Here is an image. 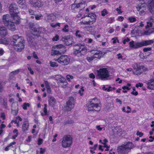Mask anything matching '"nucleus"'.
<instances>
[{
    "label": "nucleus",
    "instance_id": "nucleus-26",
    "mask_svg": "<svg viewBox=\"0 0 154 154\" xmlns=\"http://www.w3.org/2000/svg\"><path fill=\"white\" fill-rule=\"evenodd\" d=\"M18 109V105L17 103L13 102L12 105V110L14 111L15 112L17 111Z\"/></svg>",
    "mask_w": 154,
    "mask_h": 154
},
{
    "label": "nucleus",
    "instance_id": "nucleus-27",
    "mask_svg": "<svg viewBox=\"0 0 154 154\" xmlns=\"http://www.w3.org/2000/svg\"><path fill=\"white\" fill-rule=\"evenodd\" d=\"M55 49H53V48H52V50L51 52V55L52 56H54L55 55H57L58 54H61V52H60L58 51H57Z\"/></svg>",
    "mask_w": 154,
    "mask_h": 154
},
{
    "label": "nucleus",
    "instance_id": "nucleus-53",
    "mask_svg": "<svg viewBox=\"0 0 154 154\" xmlns=\"http://www.w3.org/2000/svg\"><path fill=\"white\" fill-rule=\"evenodd\" d=\"M43 142V140L42 139L39 138L38 140V145H41Z\"/></svg>",
    "mask_w": 154,
    "mask_h": 154
},
{
    "label": "nucleus",
    "instance_id": "nucleus-4",
    "mask_svg": "<svg viewBox=\"0 0 154 154\" xmlns=\"http://www.w3.org/2000/svg\"><path fill=\"white\" fill-rule=\"evenodd\" d=\"M9 8L10 13L12 17V18L17 19L15 23L17 24H19L20 19L17 15L18 11L17 5L15 3H12L10 5Z\"/></svg>",
    "mask_w": 154,
    "mask_h": 154
},
{
    "label": "nucleus",
    "instance_id": "nucleus-46",
    "mask_svg": "<svg viewBox=\"0 0 154 154\" xmlns=\"http://www.w3.org/2000/svg\"><path fill=\"white\" fill-rule=\"evenodd\" d=\"M101 15L102 16H104L106 15L108 13L107 10L106 9H103L101 11Z\"/></svg>",
    "mask_w": 154,
    "mask_h": 154
},
{
    "label": "nucleus",
    "instance_id": "nucleus-22",
    "mask_svg": "<svg viewBox=\"0 0 154 154\" xmlns=\"http://www.w3.org/2000/svg\"><path fill=\"white\" fill-rule=\"evenodd\" d=\"M32 5L35 7L39 8L43 6V3L41 0H38L36 2L32 3Z\"/></svg>",
    "mask_w": 154,
    "mask_h": 154
},
{
    "label": "nucleus",
    "instance_id": "nucleus-16",
    "mask_svg": "<svg viewBox=\"0 0 154 154\" xmlns=\"http://www.w3.org/2000/svg\"><path fill=\"white\" fill-rule=\"evenodd\" d=\"M147 88L150 89L154 90V79L149 80L146 83Z\"/></svg>",
    "mask_w": 154,
    "mask_h": 154
},
{
    "label": "nucleus",
    "instance_id": "nucleus-51",
    "mask_svg": "<svg viewBox=\"0 0 154 154\" xmlns=\"http://www.w3.org/2000/svg\"><path fill=\"white\" fill-rule=\"evenodd\" d=\"M151 50L152 48L150 47L145 48L143 49V51L144 52H146L147 51H150Z\"/></svg>",
    "mask_w": 154,
    "mask_h": 154
},
{
    "label": "nucleus",
    "instance_id": "nucleus-25",
    "mask_svg": "<svg viewBox=\"0 0 154 154\" xmlns=\"http://www.w3.org/2000/svg\"><path fill=\"white\" fill-rule=\"evenodd\" d=\"M58 82H59L60 84L64 83V86H62L63 87H66L67 84L65 79L62 76L61 77V78L58 81Z\"/></svg>",
    "mask_w": 154,
    "mask_h": 154
},
{
    "label": "nucleus",
    "instance_id": "nucleus-48",
    "mask_svg": "<svg viewBox=\"0 0 154 154\" xmlns=\"http://www.w3.org/2000/svg\"><path fill=\"white\" fill-rule=\"evenodd\" d=\"M59 39V36L58 35H56L55 36L52 38V40L53 41H57Z\"/></svg>",
    "mask_w": 154,
    "mask_h": 154
},
{
    "label": "nucleus",
    "instance_id": "nucleus-35",
    "mask_svg": "<svg viewBox=\"0 0 154 154\" xmlns=\"http://www.w3.org/2000/svg\"><path fill=\"white\" fill-rule=\"evenodd\" d=\"M76 36L79 38L82 37L83 35L82 33V32L79 30H77L75 33Z\"/></svg>",
    "mask_w": 154,
    "mask_h": 154
},
{
    "label": "nucleus",
    "instance_id": "nucleus-6",
    "mask_svg": "<svg viewBox=\"0 0 154 154\" xmlns=\"http://www.w3.org/2000/svg\"><path fill=\"white\" fill-rule=\"evenodd\" d=\"M133 68L134 70L132 71L133 73L135 75H140L142 73L143 71H146L147 70L146 66L142 63L134 64Z\"/></svg>",
    "mask_w": 154,
    "mask_h": 154
},
{
    "label": "nucleus",
    "instance_id": "nucleus-57",
    "mask_svg": "<svg viewBox=\"0 0 154 154\" xmlns=\"http://www.w3.org/2000/svg\"><path fill=\"white\" fill-rule=\"evenodd\" d=\"M130 39L128 38H127L126 39H124L123 41V43L124 44H125L126 42H128L129 41Z\"/></svg>",
    "mask_w": 154,
    "mask_h": 154
},
{
    "label": "nucleus",
    "instance_id": "nucleus-44",
    "mask_svg": "<svg viewBox=\"0 0 154 154\" xmlns=\"http://www.w3.org/2000/svg\"><path fill=\"white\" fill-rule=\"evenodd\" d=\"M29 104L28 103H24L22 106L23 109L24 110H26L27 109V107H29Z\"/></svg>",
    "mask_w": 154,
    "mask_h": 154
},
{
    "label": "nucleus",
    "instance_id": "nucleus-11",
    "mask_svg": "<svg viewBox=\"0 0 154 154\" xmlns=\"http://www.w3.org/2000/svg\"><path fill=\"white\" fill-rule=\"evenodd\" d=\"M55 60L61 65L64 66L69 64L70 61V59L66 55H62Z\"/></svg>",
    "mask_w": 154,
    "mask_h": 154
},
{
    "label": "nucleus",
    "instance_id": "nucleus-45",
    "mask_svg": "<svg viewBox=\"0 0 154 154\" xmlns=\"http://www.w3.org/2000/svg\"><path fill=\"white\" fill-rule=\"evenodd\" d=\"M61 75H56L54 76L53 78L57 81H59L61 78Z\"/></svg>",
    "mask_w": 154,
    "mask_h": 154
},
{
    "label": "nucleus",
    "instance_id": "nucleus-23",
    "mask_svg": "<svg viewBox=\"0 0 154 154\" xmlns=\"http://www.w3.org/2000/svg\"><path fill=\"white\" fill-rule=\"evenodd\" d=\"M99 142L104 145L103 147L105 148H106V149L105 150L106 151H108L109 150V146H108L106 145V143L108 142L107 140L106 139H104L103 141L102 140H100L99 141Z\"/></svg>",
    "mask_w": 154,
    "mask_h": 154
},
{
    "label": "nucleus",
    "instance_id": "nucleus-34",
    "mask_svg": "<svg viewBox=\"0 0 154 154\" xmlns=\"http://www.w3.org/2000/svg\"><path fill=\"white\" fill-rule=\"evenodd\" d=\"M19 71L20 70L19 69L12 71L10 73V76H13L14 75L17 74L19 72Z\"/></svg>",
    "mask_w": 154,
    "mask_h": 154
},
{
    "label": "nucleus",
    "instance_id": "nucleus-61",
    "mask_svg": "<svg viewBox=\"0 0 154 154\" xmlns=\"http://www.w3.org/2000/svg\"><path fill=\"white\" fill-rule=\"evenodd\" d=\"M143 85V84L142 83H139L138 84H137L136 85V87L138 88L139 87H141Z\"/></svg>",
    "mask_w": 154,
    "mask_h": 154
},
{
    "label": "nucleus",
    "instance_id": "nucleus-52",
    "mask_svg": "<svg viewBox=\"0 0 154 154\" xmlns=\"http://www.w3.org/2000/svg\"><path fill=\"white\" fill-rule=\"evenodd\" d=\"M11 123L14 122L15 124H17V127H19V123L16 119V118L14 120H13L11 122Z\"/></svg>",
    "mask_w": 154,
    "mask_h": 154
},
{
    "label": "nucleus",
    "instance_id": "nucleus-28",
    "mask_svg": "<svg viewBox=\"0 0 154 154\" xmlns=\"http://www.w3.org/2000/svg\"><path fill=\"white\" fill-rule=\"evenodd\" d=\"M146 6L145 3H139L137 6V9L138 11H139L142 8L145 7Z\"/></svg>",
    "mask_w": 154,
    "mask_h": 154
},
{
    "label": "nucleus",
    "instance_id": "nucleus-55",
    "mask_svg": "<svg viewBox=\"0 0 154 154\" xmlns=\"http://www.w3.org/2000/svg\"><path fill=\"white\" fill-rule=\"evenodd\" d=\"M124 19V18L123 17L119 16L118 17L117 20L121 22L123 21Z\"/></svg>",
    "mask_w": 154,
    "mask_h": 154
},
{
    "label": "nucleus",
    "instance_id": "nucleus-7",
    "mask_svg": "<svg viewBox=\"0 0 154 154\" xmlns=\"http://www.w3.org/2000/svg\"><path fill=\"white\" fill-rule=\"evenodd\" d=\"M86 47L81 44H76L74 49V54L75 55H84L87 52Z\"/></svg>",
    "mask_w": 154,
    "mask_h": 154
},
{
    "label": "nucleus",
    "instance_id": "nucleus-10",
    "mask_svg": "<svg viewBox=\"0 0 154 154\" xmlns=\"http://www.w3.org/2000/svg\"><path fill=\"white\" fill-rule=\"evenodd\" d=\"M72 143V138L69 135L65 136L63 138L62 141V145L63 148L70 147Z\"/></svg>",
    "mask_w": 154,
    "mask_h": 154
},
{
    "label": "nucleus",
    "instance_id": "nucleus-60",
    "mask_svg": "<svg viewBox=\"0 0 154 154\" xmlns=\"http://www.w3.org/2000/svg\"><path fill=\"white\" fill-rule=\"evenodd\" d=\"M45 149L42 148L40 149V152L41 154H44L45 152Z\"/></svg>",
    "mask_w": 154,
    "mask_h": 154
},
{
    "label": "nucleus",
    "instance_id": "nucleus-17",
    "mask_svg": "<svg viewBox=\"0 0 154 154\" xmlns=\"http://www.w3.org/2000/svg\"><path fill=\"white\" fill-rule=\"evenodd\" d=\"M92 54H93V55L94 58H100L102 55V52L101 51L98 50H96L93 51H92Z\"/></svg>",
    "mask_w": 154,
    "mask_h": 154
},
{
    "label": "nucleus",
    "instance_id": "nucleus-50",
    "mask_svg": "<svg viewBox=\"0 0 154 154\" xmlns=\"http://www.w3.org/2000/svg\"><path fill=\"white\" fill-rule=\"evenodd\" d=\"M66 78L67 80L69 81H70V79H73V77L72 75H67L66 76Z\"/></svg>",
    "mask_w": 154,
    "mask_h": 154
},
{
    "label": "nucleus",
    "instance_id": "nucleus-39",
    "mask_svg": "<svg viewBox=\"0 0 154 154\" xmlns=\"http://www.w3.org/2000/svg\"><path fill=\"white\" fill-rule=\"evenodd\" d=\"M49 63L50 66L53 67H57L58 66V65L55 62H52L50 61Z\"/></svg>",
    "mask_w": 154,
    "mask_h": 154
},
{
    "label": "nucleus",
    "instance_id": "nucleus-32",
    "mask_svg": "<svg viewBox=\"0 0 154 154\" xmlns=\"http://www.w3.org/2000/svg\"><path fill=\"white\" fill-rule=\"evenodd\" d=\"M127 20L131 23H133L136 21L137 20L136 17H129Z\"/></svg>",
    "mask_w": 154,
    "mask_h": 154
},
{
    "label": "nucleus",
    "instance_id": "nucleus-36",
    "mask_svg": "<svg viewBox=\"0 0 154 154\" xmlns=\"http://www.w3.org/2000/svg\"><path fill=\"white\" fill-rule=\"evenodd\" d=\"M48 19L50 20L53 21L56 18V17L53 14H50L48 16Z\"/></svg>",
    "mask_w": 154,
    "mask_h": 154
},
{
    "label": "nucleus",
    "instance_id": "nucleus-38",
    "mask_svg": "<svg viewBox=\"0 0 154 154\" xmlns=\"http://www.w3.org/2000/svg\"><path fill=\"white\" fill-rule=\"evenodd\" d=\"M69 26L67 25L64 26V27L62 29V31L63 32H66L69 31Z\"/></svg>",
    "mask_w": 154,
    "mask_h": 154
},
{
    "label": "nucleus",
    "instance_id": "nucleus-19",
    "mask_svg": "<svg viewBox=\"0 0 154 154\" xmlns=\"http://www.w3.org/2000/svg\"><path fill=\"white\" fill-rule=\"evenodd\" d=\"M9 16L8 14H6L3 16L2 20L5 25H7L10 21L9 20Z\"/></svg>",
    "mask_w": 154,
    "mask_h": 154
},
{
    "label": "nucleus",
    "instance_id": "nucleus-40",
    "mask_svg": "<svg viewBox=\"0 0 154 154\" xmlns=\"http://www.w3.org/2000/svg\"><path fill=\"white\" fill-rule=\"evenodd\" d=\"M28 42L30 44H32V43L33 42L34 39L33 38H31L29 36H28L27 38Z\"/></svg>",
    "mask_w": 154,
    "mask_h": 154
},
{
    "label": "nucleus",
    "instance_id": "nucleus-58",
    "mask_svg": "<svg viewBox=\"0 0 154 154\" xmlns=\"http://www.w3.org/2000/svg\"><path fill=\"white\" fill-rule=\"evenodd\" d=\"M122 111L124 112H126L128 113H129L131 112V110H128L127 111H126L125 107H123L122 109Z\"/></svg>",
    "mask_w": 154,
    "mask_h": 154
},
{
    "label": "nucleus",
    "instance_id": "nucleus-13",
    "mask_svg": "<svg viewBox=\"0 0 154 154\" xmlns=\"http://www.w3.org/2000/svg\"><path fill=\"white\" fill-rule=\"evenodd\" d=\"M29 28L31 30V32L32 34L38 37L39 34L41 33V31L39 28H36L34 27L33 24L30 25Z\"/></svg>",
    "mask_w": 154,
    "mask_h": 154
},
{
    "label": "nucleus",
    "instance_id": "nucleus-9",
    "mask_svg": "<svg viewBox=\"0 0 154 154\" xmlns=\"http://www.w3.org/2000/svg\"><path fill=\"white\" fill-rule=\"evenodd\" d=\"M97 75L102 80L107 79L109 77V72L106 68H101L97 71Z\"/></svg>",
    "mask_w": 154,
    "mask_h": 154
},
{
    "label": "nucleus",
    "instance_id": "nucleus-12",
    "mask_svg": "<svg viewBox=\"0 0 154 154\" xmlns=\"http://www.w3.org/2000/svg\"><path fill=\"white\" fill-rule=\"evenodd\" d=\"M67 106L66 109L68 111L71 110L74 107V98L73 97H70L69 100L66 102Z\"/></svg>",
    "mask_w": 154,
    "mask_h": 154
},
{
    "label": "nucleus",
    "instance_id": "nucleus-31",
    "mask_svg": "<svg viewBox=\"0 0 154 154\" xmlns=\"http://www.w3.org/2000/svg\"><path fill=\"white\" fill-rule=\"evenodd\" d=\"M73 41L72 40V38H69L68 39L65 40V43L66 45H69L72 44Z\"/></svg>",
    "mask_w": 154,
    "mask_h": 154
},
{
    "label": "nucleus",
    "instance_id": "nucleus-1",
    "mask_svg": "<svg viewBox=\"0 0 154 154\" xmlns=\"http://www.w3.org/2000/svg\"><path fill=\"white\" fill-rule=\"evenodd\" d=\"M11 42L14 48L18 52L21 51L24 48V41L21 36L14 35L11 39Z\"/></svg>",
    "mask_w": 154,
    "mask_h": 154
},
{
    "label": "nucleus",
    "instance_id": "nucleus-43",
    "mask_svg": "<svg viewBox=\"0 0 154 154\" xmlns=\"http://www.w3.org/2000/svg\"><path fill=\"white\" fill-rule=\"evenodd\" d=\"M60 23H57L56 24L52 23L51 24V26L53 28H55L57 27V26H60Z\"/></svg>",
    "mask_w": 154,
    "mask_h": 154
},
{
    "label": "nucleus",
    "instance_id": "nucleus-30",
    "mask_svg": "<svg viewBox=\"0 0 154 154\" xmlns=\"http://www.w3.org/2000/svg\"><path fill=\"white\" fill-rule=\"evenodd\" d=\"M44 108L43 109L44 113L41 112V115L42 116L48 115L47 112V105L46 104H44Z\"/></svg>",
    "mask_w": 154,
    "mask_h": 154
},
{
    "label": "nucleus",
    "instance_id": "nucleus-21",
    "mask_svg": "<svg viewBox=\"0 0 154 154\" xmlns=\"http://www.w3.org/2000/svg\"><path fill=\"white\" fill-rule=\"evenodd\" d=\"M29 126V122L27 120L24 121L22 125V130L24 132L28 130Z\"/></svg>",
    "mask_w": 154,
    "mask_h": 154
},
{
    "label": "nucleus",
    "instance_id": "nucleus-2",
    "mask_svg": "<svg viewBox=\"0 0 154 154\" xmlns=\"http://www.w3.org/2000/svg\"><path fill=\"white\" fill-rule=\"evenodd\" d=\"M154 42V39L144 40L142 42H135L132 41L129 42L130 48L133 49H137L143 46L151 45Z\"/></svg>",
    "mask_w": 154,
    "mask_h": 154
},
{
    "label": "nucleus",
    "instance_id": "nucleus-41",
    "mask_svg": "<svg viewBox=\"0 0 154 154\" xmlns=\"http://www.w3.org/2000/svg\"><path fill=\"white\" fill-rule=\"evenodd\" d=\"M91 20L88 21H83L80 22V24L82 25H88L90 24L91 22Z\"/></svg>",
    "mask_w": 154,
    "mask_h": 154
},
{
    "label": "nucleus",
    "instance_id": "nucleus-47",
    "mask_svg": "<svg viewBox=\"0 0 154 154\" xmlns=\"http://www.w3.org/2000/svg\"><path fill=\"white\" fill-rule=\"evenodd\" d=\"M94 59L95 58L93 56L90 57H88L86 58L87 60L89 62H90Z\"/></svg>",
    "mask_w": 154,
    "mask_h": 154
},
{
    "label": "nucleus",
    "instance_id": "nucleus-8",
    "mask_svg": "<svg viewBox=\"0 0 154 154\" xmlns=\"http://www.w3.org/2000/svg\"><path fill=\"white\" fill-rule=\"evenodd\" d=\"M132 143L129 142L119 146L117 148V151L120 154H126L128 152V150L131 148Z\"/></svg>",
    "mask_w": 154,
    "mask_h": 154
},
{
    "label": "nucleus",
    "instance_id": "nucleus-63",
    "mask_svg": "<svg viewBox=\"0 0 154 154\" xmlns=\"http://www.w3.org/2000/svg\"><path fill=\"white\" fill-rule=\"evenodd\" d=\"M47 89V92L48 93L50 94L51 92V90L50 86H47V87L46 88Z\"/></svg>",
    "mask_w": 154,
    "mask_h": 154
},
{
    "label": "nucleus",
    "instance_id": "nucleus-33",
    "mask_svg": "<svg viewBox=\"0 0 154 154\" xmlns=\"http://www.w3.org/2000/svg\"><path fill=\"white\" fill-rule=\"evenodd\" d=\"M62 48H64V47L63 45L61 44L55 45L53 47V49H55Z\"/></svg>",
    "mask_w": 154,
    "mask_h": 154
},
{
    "label": "nucleus",
    "instance_id": "nucleus-3",
    "mask_svg": "<svg viewBox=\"0 0 154 154\" xmlns=\"http://www.w3.org/2000/svg\"><path fill=\"white\" fill-rule=\"evenodd\" d=\"M86 6V3L85 1L82 0H76L75 3L72 5L71 10L72 11L76 13L82 11Z\"/></svg>",
    "mask_w": 154,
    "mask_h": 154
},
{
    "label": "nucleus",
    "instance_id": "nucleus-54",
    "mask_svg": "<svg viewBox=\"0 0 154 154\" xmlns=\"http://www.w3.org/2000/svg\"><path fill=\"white\" fill-rule=\"evenodd\" d=\"M136 135L137 136H139L140 137H141L143 136V134L141 132H140L139 131H137V132Z\"/></svg>",
    "mask_w": 154,
    "mask_h": 154
},
{
    "label": "nucleus",
    "instance_id": "nucleus-64",
    "mask_svg": "<svg viewBox=\"0 0 154 154\" xmlns=\"http://www.w3.org/2000/svg\"><path fill=\"white\" fill-rule=\"evenodd\" d=\"M86 40L87 41V43H91L93 41L92 39L90 38H88L86 39Z\"/></svg>",
    "mask_w": 154,
    "mask_h": 154
},
{
    "label": "nucleus",
    "instance_id": "nucleus-14",
    "mask_svg": "<svg viewBox=\"0 0 154 154\" xmlns=\"http://www.w3.org/2000/svg\"><path fill=\"white\" fill-rule=\"evenodd\" d=\"M148 10L152 14L154 13V0H149L148 1Z\"/></svg>",
    "mask_w": 154,
    "mask_h": 154
},
{
    "label": "nucleus",
    "instance_id": "nucleus-56",
    "mask_svg": "<svg viewBox=\"0 0 154 154\" xmlns=\"http://www.w3.org/2000/svg\"><path fill=\"white\" fill-rule=\"evenodd\" d=\"M84 91V89H83V88H82L81 89V90H79V93L80 94L81 96H82L83 95V92Z\"/></svg>",
    "mask_w": 154,
    "mask_h": 154
},
{
    "label": "nucleus",
    "instance_id": "nucleus-15",
    "mask_svg": "<svg viewBox=\"0 0 154 154\" xmlns=\"http://www.w3.org/2000/svg\"><path fill=\"white\" fill-rule=\"evenodd\" d=\"M13 19L14 20L13 22L11 21L8 23V24H7V25H5L7 26L8 28L9 29L13 31H14L16 30L15 26L14 23H15L17 24V23H15V21H16L17 20V19Z\"/></svg>",
    "mask_w": 154,
    "mask_h": 154
},
{
    "label": "nucleus",
    "instance_id": "nucleus-5",
    "mask_svg": "<svg viewBox=\"0 0 154 154\" xmlns=\"http://www.w3.org/2000/svg\"><path fill=\"white\" fill-rule=\"evenodd\" d=\"M90 103L87 105L86 109L88 111H97V109L99 107L100 101L97 98L91 99Z\"/></svg>",
    "mask_w": 154,
    "mask_h": 154
},
{
    "label": "nucleus",
    "instance_id": "nucleus-62",
    "mask_svg": "<svg viewBox=\"0 0 154 154\" xmlns=\"http://www.w3.org/2000/svg\"><path fill=\"white\" fill-rule=\"evenodd\" d=\"M115 87H112L111 86H109L108 88V91H110L115 90Z\"/></svg>",
    "mask_w": 154,
    "mask_h": 154
},
{
    "label": "nucleus",
    "instance_id": "nucleus-59",
    "mask_svg": "<svg viewBox=\"0 0 154 154\" xmlns=\"http://www.w3.org/2000/svg\"><path fill=\"white\" fill-rule=\"evenodd\" d=\"M32 55L33 57L35 59H38V57L36 54H35V51H33L32 53Z\"/></svg>",
    "mask_w": 154,
    "mask_h": 154
},
{
    "label": "nucleus",
    "instance_id": "nucleus-29",
    "mask_svg": "<svg viewBox=\"0 0 154 154\" xmlns=\"http://www.w3.org/2000/svg\"><path fill=\"white\" fill-rule=\"evenodd\" d=\"M84 16L86 17L88 16V17H90L91 18V19H94V20H95V18L96 17V15L93 13H89L88 14H85ZM95 21V20H94V21Z\"/></svg>",
    "mask_w": 154,
    "mask_h": 154
},
{
    "label": "nucleus",
    "instance_id": "nucleus-20",
    "mask_svg": "<svg viewBox=\"0 0 154 154\" xmlns=\"http://www.w3.org/2000/svg\"><path fill=\"white\" fill-rule=\"evenodd\" d=\"M49 104L51 106H54L56 103V100L53 97H50L48 100Z\"/></svg>",
    "mask_w": 154,
    "mask_h": 154
},
{
    "label": "nucleus",
    "instance_id": "nucleus-37",
    "mask_svg": "<svg viewBox=\"0 0 154 154\" xmlns=\"http://www.w3.org/2000/svg\"><path fill=\"white\" fill-rule=\"evenodd\" d=\"M122 88L123 90L122 92L124 93L127 92L128 90H129L131 88L128 87L127 86H124L122 87Z\"/></svg>",
    "mask_w": 154,
    "mask_h": 154
},
{
    "label": "nucleus",
    "instance_id": "nucleus-42",
    "mask_svg": "<svg viewBox=\"0 0 154 154\" xmlns=\"http://www.w3.org/2000/svg\"><path fill=\"white\" fill-rule=\"evenodd\" d=\"M121 6H120L119 8L116 9V10L117 12V13L118 14H120L122 12L121 11Z\"/></svg>",
    "mask_w": 154,
    "mask_h": 154
},
{
    "label": "nucleus",
    "instance_id": "nucleus-49",
    "mask_svg": "<svg viewBox=\"0 0 154 154\" xmlns=\"http://www.w3.org/2000/svg\"><path fill=\"white\" fill-rule=\"evenodd\" d=\"M16 143L15 142H12L10 143L8 145L9 147H10V148L11 149L12 148H13L14 146Z\"/></svg>",
    "mask_w": 154,
    "mask_h": 154
},
{
    "label": "nucleus",
    "instance_id": "nucleus-24",
    "mask_svg": "<svg viewBox=\"0 0 154 154\" xmlns=\"http://www.w3.org/2000/svg\"><path fill=\"white\" fill-rule=\"evenodd\" d=\"M16 2L20 7L23 5V8H26V6L25 5V0H16Z\"/></svg>",
    "mask_w": 154,
    "mask_h": 154
},
{
    "label": "nucleus",
    "instance_id": "nucleus-18",
    "mask_svg": "<svg viewBox=\"0 0 154 154\" xmlns=\"http://www.w3.org/2000/svg\"><path fill=\"white\" fill-rule=\"evenodd\" d=\"M7 30L4 26H0V35L5 36L7 34Z\"/></svg>",
    "mask_w": 154,
    "mask_h": 154
}]
</instances>
